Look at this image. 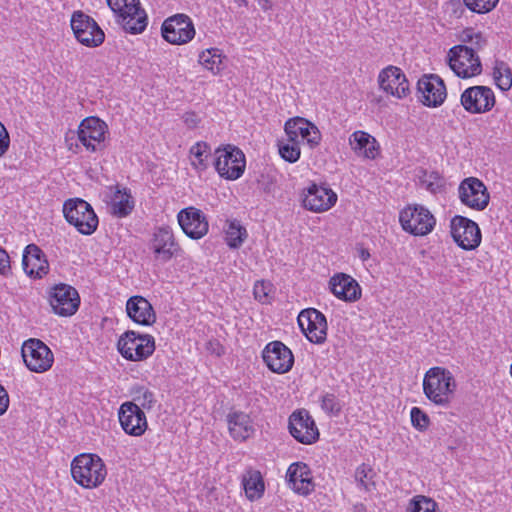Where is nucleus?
<instances>
[{
    "mask_svg": "<svg viewBox=\"0 0 512 512\" xmlns=\"http://www.w3.org/2000/svg\"><path fill=\"white\" fill-rule=\"evenodd\" d=\"M456 387L453 374L443 367H433L425 373L423 392L438 406L447 407L451 403Z\"/></svg>",
    "mask_w": 512,
    "mask_h": 512,
    "instance_id": "obj_1",
    "label": "nucleus"
},
{
    "mask_svg": "<svg viewBox=\"0 0 512 512\" xmlns=\"http://www.w3.org/2000/svg\"><path fill=\"white\" fill-rule=\"evenodd\" d=\"M74 481L86 489L99 487L107 476L103 460L96 454H80L71 463Z\"/></svg>",
    "mask_w": 512,
    "mask_h": 512,
    "instance_id": "obj_2",
    "label": "nucleus"
},
{
    "mask_svg": "<svg viewBox=\"0 0 512 512\" xmlns=\"http://www.w3.org/2000/svg\"><path fill=\"white\" fill-rule=\"evenodd\" d=\"M109 8L117 15L118 22L126 32L141 33L147 26V16L139 0H106Z\"/></svg>",
    "mask_w": 512,
    "mask_h": 512,
    "instance_id": "obj_3",
    "label": "nucleus"
},
{
    "mask_svg": "<svg viewBox=\"0 0 512 512\" xmlns=\"http://www.w3.org/2000/svg\"><path fill=\"white\" fill-rule=\"evenodd\" d=\"M63 213L68 223L78 232L91 235L98 226V217L91 205L83 199H69L64 203Z\"/></svg>",
    "mask_w": 512,
    "mask_h": 512,
    "instance_id": "obj_4",
    "label": "nucleus"
},
{
    "mask_svg": "<svg viewBox=\"0 0 512 512\" xmlns=\"http://www.w3.org/2000/svg\"><path fill=\"white\" fill-rule=\"evenodd\" d=\"M245 155L233 145L219 147L214 151V166L219 175L228 180H236L245 170Z\"/></svg>",
    "mask_w": 512,
    "mask_h": 512,
    "instance_id": "obj_5",
    "label": "nucleus"
},
{
    "mask_svg": "<svg viewBox=\"0 0 512 512\" xmlns=\"http://www.w3.org/2000/svg\"><path fill=\"white\" fill-rule=\"evenodd\" d=\"M399 221L404 231L415 235L429 234L436 224L432 213L422 205L410 204L399 213Z\"/></svg>",
    "mask_w": 512,
    "mask_h": 512,
    "instance_id": "obj_6",
    "label": "nucleus"
},
{
    "mask_svg": "<svg viewBox=\"0 0 512 512\" xmlns=\"http://www.w3.org/2000/svg\"><path fill=\"white\" fill-rule=\"evenodd\" d=\"M117 347L125 359L141 361L154 352L155 343L151 335H141L134 331H127L118 340Z\"/></svg>",
    "mask_w": 512,
    "mask_h": 512,
    "instance_id": "obj_7",
    "label": "nucleus"
},
{
    "mask_svg": "<svg viewBox=\"0 0 512 512\" xmlns=\"http://www.w3.org/2000/svg\"><path fill=\"white\" fill-rule=\"evenodd\" d=\"M449 66L458 77L471 78L481 74V61L472 47L457 45L449 50Z\"/></svg>",
    "mask_w": 512,
    "mask_h": 512,
    "instance_id": "obj_8",
    "label": "nucleus"
},
{
    "mask_svg": "<svg viewBox=\"0 0 512 512\" xmlns=\"http://www.w3.org/2000/svg\"><path fill=\"white\" fill-rule=\"evenodd\" d=\"M21 354L26 367L36 373L48 371L54 362L52 351L39 339L31 338L25 341Z\"/></svg>",
    "mask_w": 512,
    "mask_h": 512,
    "instance_id": "obj_9",
    "label": "nucleus"
},
{
    "mask_svg": "<svg viewBox=\"0 0 512 512\" xmlns=\"http://www.w3.org/2000/svg\"><path fill=\"white\" fill-rule=\"evenodd\" d=\"M71 28L76 39L87 47H97L104 41L105 34L96 21L82 11H75L71 17Z\"/></svg>",
    "mask_w": 512,
    "mask_h": 512,
    "instance_id": "obj_10",
    "label": "nucleus"
},
{
    "mask_svg": "<svg viewBox=\"0 0 512 512\" xmlns=\"http://www.w3.org/2000/svg\"><path fill=\"white\" fill-rule=\"evenodd\" d=\"M460 103L468 113L482 114L492 110L496 99L490 87L477 85L468 87L462 92Z\"/></svg>",
    "mask_w": 512,
    "mask_h": 512,
    "instance_id": "obj_11",
    "label": "nucleus"
},
{
    "mask_svg": "<svg viewBox=\"0 0 512 512\" xmlns=\"http://www.w3.org/2000/svg\"><path fill=\"white\" fill-rule=\"evenodd\" d=\"M163 38L174 45L186 44L195 36L192 20L185 14H176L166 19L161 27Z\"/></svg>",
    "mask_w": 512,
    "mask_h": 512,
    "instance_id": "obj_12",
    "label": "nucleus"
},
{
    "mask_svg": "<svg viewBox=\"0 0 512 512\" xmlns=\"http://www.w3.org/2000/svg\"><path fill=\"white\" fill-rule=\"evenodd\" d=\"M107 130L106 123L100 118L87 117L78 126V140L88 151L96 152L101 149Z\"/></svg>",
    "mask_w": 512,
    "mask_h": 512,
    "instance_id": "obj_13",
    "label": "nucleus"
},
{
    "mask_svg": "<svg viewBox=\"0 0 512 512\" xmlns=\"http://www.w3.org/2000/svg\"><path fill=\"white\" fill-rule=\"evenodd\" d=\"M49 302L55 314L67 317L78 310L80 297L74 287L61 283L53 287Z\"/></svg>",
    "mask_w": 512,
    "mask_h": 512,
    "instance_id": "obj_14",
    "label": "nucleus"
},
{
    "mask_svg": "<svg viewBox=\"0 0 512 512\" xmlns=\"http://www.w3.org/2000/svg\"><path fill=\"white\" fill-rule=\"evenodd\" d=\"M262 357L267 367L274 373L284 374L294 364L292 351L281 341H272L266 345Z\"/></svg>",
    "mask_w": 512,
    "mask_h": 512,
    "instance_id": "obj_15",
    "label": "nucleus"
},
{
    "mask_svg": "<svg viewBox=\"0 0 512 512\" xmlns=\"http://www.w3.org/2000/svg\"><path fill=\"white\" fill-rule=\"evenodd\" d=\"M461 202L469 208L481 211L489 204V193L484 183L475 177L464 179L459 186Z\"/></svg>",
    "mask_w": 512,
    "mask_h": 512,
    "instance_id": "obj_16",
    "label": "nucleus"
},
{
    "mask_svg": "<svg viewBox=\"0 0 512 512\" xmlns=\"http://www.w3.org/2000/svg\"><path fill=\"white\" fill-rule=\"evenodd\" d=\"M122 429L131 436H141L148 427L144 411L135 402H124L118 411Z\"/></svg>",
    "mask_w": 512,
    "mask_h": 512,
    "instance_id": "obj_17",
    "label": "nucleus"
},
{
    "mask_svg": "<svg viewBox=\"0 0 512 512\" xmlns=\"http://www.w3.org/2000/svg\"><path fill=\"white\" fill-rule=\"evenodd\" d=\"M298 324L312 343H322L327 335L325 316L314 308L302 310L298 315Z\"/></svg>",
    "mask_w": 512,
    "mask_h": 512,
    "instance_id": "obj_18",
    "label": "nucleus"
},
{
    "mask_svg": "<svg viewBox=\"0 0 512 512\" xmlns=\"http://www.w3.org/2000/svg\"><path fill=\"white\" fill-rule=\"evenodd\" d=\"M451 235L454 241L463 249L471 250L481 242L478 225L465 217L455 216L451 221Z\"/></svg>",
    "mask_w": 512,
    "mask_h": 512,
    "instance_id": "obj_19",
    "label": "nucleus"
},
{
    "mask_svg": "<svg viewBox=\"0 0 512 512\" xmlns=\"http://www.w3.org/2000/svg\"><path fill=\"white\" fill-rule=\"evenodd\" d=\"M290 434L300 443L312 444L319 438L313 418L306 410H298L289 417Z\"/></svg>",
    "mask_w": 512,
    "mask_h": 512,
    "instance_id": "obj_20",
    "label": "nucleus"
},
{
    "mask_svg": "<svg viewBox=\"0 0 512 512\" xmlns=\"http://www.w3.org/2000/svg\"><path fill=\"white\" fill-rule=\"evenodd\" d=\"M379 87L387 94L398 99L405 98L410 93L409 82L403 71L389 65L378 76Z\"/></svg>",
    "mask_w": 512,
    "mask_h": 512,
    "instance_id": "obj_21",
    "label": "nucleus"
},
{
    "mask_svg": "<svg viewBox=\"0 0 512 512\" xmlns=\"http://www.w3.org/2000/svg\"><path fill=\"white\" fill-rule=\"evenodd\" d=\"M417 87L421 94V102L428 107H438L446 99L445 83L436 74L422 76L418 80Z\"/></svg>",
    "mask_w": 512,
    "mask_h": 512,
    "instance_id": "obj_22",
    "label": "nucleus"
},
{
    "mask_svg": "<svg viewBox=\"0 0 512 512\" xmlns=\"http://www.w3.org/2000/svg\"><path fill=\"white\" fill-rule=\"evenodd\" d=\"M285 132L288 141H295L299 144L306 142L311 147L318 145L321 139L318 128L301 117L289 119L285 123Z\"/></svg>",
    "mask_w": 512,
    "mask_h": 512,
    "instance_id": "obj_23",
    "label": "nucleus"
},
{
    "mask_svg": "<svg viewBox=\"0 0 512 512\" xmlns=\"http://www.w3.org/2000/svg\"><path fill=\"white\" fill-rule=\"evenodd\" d=\"M177 219L183 232L191 239H200L208 232L209 225L204 213L195 207L181 210Z\"/></svg>",
    "mask_w": 512,
    "mask_h": 512,
    "instance_id": "obj_24",
    "label": "nucleus"
},
{
    "mask_svg": "<svg viewBox=\"0 0 512 512\" xmlns=\"http://www.w3.org/2000/svg\"><path fill=\"white\" fill-rule=\"evenodd\" d=\"M150 249L156 259L167 262L180 250V247L175 241L172 230L169 227H160L153 233Z\"/></svg>",
    "mask_w": 512,
    "mask_h": 512,
    "instance_id": "obj_25",
    "label": "nucleus"
},
{
    "mask_svg": "<svg viewBox=\"0 0 512 512\" xmlns=\"http://www.w3.org/2000/svg\"><path fill=\"white\" fill-rule=\"evenodd\" d=\"M337 195L329 188L312 184L305 194L303 205L313 212H323L330 209L336 202Z\"/></svg>",
    "mask_w": 512,
    "mask_h": 512,
    "instance_id": "obj_26",
    "label": "nucleus"
},
{
    "mask_svg": "<svg viewBox=\"0 0 512 512\" xmlns=\"http://www.w3.org/2000/svg\"><path fill=\"white\" fill-rule=\"evenodd\" d=\"M22 265L25 273L35 278H41L49 270V264L43 251L35 244L26 246L22 257Z\"/></svg>",
    "mask_w": 512,
    "mask_h": 512,
    "instance_id": "obj_27",
    "label": "nucleus"
},
{
    "mask_svg": "<svg viewBox=\"0 0 512 512\" xmlns=\"http://www.w3.org/2000/svg\"><path fill=\"white\" fill-rule=\"evenodd\" d=\"M289 486L296 493L307 495L314 487L309 467L302 462H296L289 466L286 474Z\"/></svg>",
    "mask_w": 512,
    "mask_h": 512,
    "instance_id": "obj_28",
    "label": "nucleus"
},
{
    "mask_svg": "<svg viewBox=\"0 0 512 512\" xmlns=\"http://www.w3.org/2000/svg\"><path fill=\"white\" fill-rule=\"evenodd\" d=\"M128 316L137 324L150 326L156 321V315L150 302L142 296H132L126 304Z\"/></svg>",
    "mask_w": 512,
    "mask_h": 512,
    "instance_id": "obj_29",
    "label": "nucleus"
},
{
    "mask_svg": "<svg viewBox=\"0 0 512 512\" xmlns=\"http://www.w3.org/2000/svg\"><path fill=\"white\" fill-rule=\"evenodd\" d=\"M108 205L112 215L123 218L128 216L134 209V200L126 188L120 189L116 186L114 189L111 188Z\"/></svg>",
    "mask_w": 512,
    "mask_h": 512,
    "instance_id": "obj_30",
    "label": "nucleus"
},
{
    "mask_svg": "<svg viewBox=\"0 0 512 512\" xmlns=\"http://www.w3.org/2000/svg\"><path fill=\"white\" fill-rule=\"evenodd\" d=\"M354 153L361 158L374 160L380 153L381 148L378 141L364 131L354 132Z\"/></svg>",
    "mask_w": 512,
    "mask_h": 512,
    "instance_id": "obj_31",
    "label": "nucleus"
},
{
    "mask_svg": "<svg viewBox=\"0 0 512 512\" xmlns=\"http://www.w3.org/2000/svg\"><path fill=\"white\" fill-rule=\"evenodd\" d=\"M227 421L230 435L235 440L244 441L254 432L249 415L243 412L230 413Z\"/></svg>",
    "mask_w": 512,
    "mask_h": 512,
    "instance_id": "obj_32",
    "label": "nucleus"
},
{
    "mask_svg": "<svg viewBox=\"0 0 512 512\" xmlns=\"http://www.w3.org/2000/svg\"><path fill=\"white\" fill-rule=\"evenodd\" d=\"M242 485L246 497L251 501L259 499L265 490L261 473L257 470H248L242 476Z\"/></svg>",
    "mask_w": 512,
    "mask_h": 512,
    "instance_id": "obj_33",
    "label": "nucleus"
},
{
    "mask_svg": "<svg viewBox=\"0 0 512 512\" xmlns=\"http://www.w3.org/2000/svg\"><path fill=\"white\" fill-rule=\"evenodd\" d=\"M331 293L340 300L352 301V277L345 273H336L329 280Z\"/></svg>",
    "mask_w": 512,
    "mask_h": 512,
    "instance_id": "obj_34",
    "label": "nucleus"
},
{
    "mask_svg": "<svg viewBox=\"0 0 512 512\" xmlns=\"http://www.w3.org/2000/svg\"><path fill=\"white\" fill-rule=\"evenodd\" d=\"M492 77L495 85L503 92L512 87V69L503 60L496 59L492 68Z\"/></svg>",
    "mask_w": 512,
    "mask_h": 512,
    "instance_id": "obj_35",
    "label": "nucleus"
},
{
    "mask_svg": "<svg viewBox=\"0 0 512 512\" xmlns=\"http://www.w3.org/2000/svg\"><path fill=\"white\" fill-rule=\"evenodd\" d=\"M223 56L219 49L211 48L199 55V63L213 74H218L222 69Z\"/></svg>",
    "mask_w": 512,
    "mask_h": 512,
    "instance_id": "obj_36",
    "label": "nucleus"
},
{
    "mask_svg": "<svg viewBox=\"0 0 512 512\" xmlns=\"http://www.w3.org/2000/svg\"><path fill=\"white\" fill-rule=\"evenodd\" d=\"M210 153V147L206 142H197L190 148V154L194 157L192 160V165L199 171H204L207 169L208 163V155Z\"/></svg>",
    "mask_w": 512,
    "mask_h": 512,
    "instance_id": "obj_37",
    "label": "nucleus"
},
{
    "mask_svg": "<svg viewBox=\"0 0 512 512\" xmlns=\"http://www.w3.org/2000/svg\"><path fill=\"white\" fill-rule=\"evenodd\" d=\"M246 237H247L246 229L244 227H242L239 224V222L231 221L229 223L228 229L226 231V241L230 248L240 247Z\"/></svg>",
    "mask_w": 512,
    "mask_h": 512,
    "instance_id": "obj_38",
    "label": "nucleus"
},
{
    "mask_svg": "<svg viewBox=\"0 0 512 512\" xmlns=\"http://www.w3.org/2000/svg\"><path fill=\"white\" fill-rule=\"evenodd\" d=\"M374 476L375 473L373 469L369 465L365 464L358 467L354 475L358 488L365 492H369L375 487V483L373 481Z\"/></svg>",
    "mask_w": 512,
    "mask_h": 512,
    "instance_id": "obj_39",
    "label": "nucleus"
},
{
    "mask_svg": "<svg viewBox=\"0 0 512 512\" xmlns=\"http://www.w3.org/2000/svg\"><path fill=\"white\" fill-rule=\"evenodd\" d=\"M407 512H439L437 503L426 496L413 497L407 507Z\"/></svg>",
    "mask_w": 512,
    "mask_h": 512,
    "instance_id": "obj_40",
    "label": "nucleus"
},
{
    "mask_svg": "<svg viewBox=\"0 0 512 512\" xmlns=\"http://www.w3.org/2000/svg\"><path fill=\"white\" fill-rule=\"evenodd\" d=\"M343 405L344 401L340 400L333 393H326L321 398V408L330 415H338Z\"/></svg>",
    "mask_w": 512,
    "mask_h": 512,
    "instance_id": "obj_41",
    "label": "nucleus"
},
{
    "mask_svg": "<svg viewBox=\"0 0 512 512\" xmlns=\"http://www.w3.org/2000/svg\"><path fill=\"white\" fill-rule=\"evenodd\" d=\"M279 154L284 160L290 163L296 162L300 157L299 143L288 140L286 143H280Z\"/></svg>",
    "mask_w": 512,
    "mask_h": 512,
    "instance_id": "obj_42",
    "label": "nucleus"
},
{
    "mask_svg": "<svg viewBox=\"0 0 512 512\" xmlns=\"http://www.w3.org/2000/svg\"><path fill=\"white\" fill-rule=\"evenodd\" d=\"M133 402L138 404L142 410H151L156 403V399L153 392L141 387L136 391Z\"/></svg>",
    "mask_w": 512,
    "mask_h": 512,
    "instance_id": "obj_43",
    "label": "nucleus"
},
{
    "mask_svg": "<svg viewBox=\"0 0 512 512\" xmlns=\"http://www.w3.org/2000/svg\"><path fill=\"white\" fill-rule=\"evenodd\" d=\"M498 2L499 0H464L468 9L479 14L492 11Z\"/></svg>",
    "mask_w": 512,
    "mask_h": 512,
    "instance_id": "obj_44",
    "label": "nucleus"
},
{
    "mask_svg": "<svg viewBox=\"0 0 512 512\" xmlns=\"http://www.w3.org/2000/svg\"><path fill=\"white\" fill-rule=\"evenodd\" d=\"M412 425L419 431H425L429 424L430 419L428 415L418 407H413L410 412Z\"/></svg>",
    "mask_w": 512,
    "mask_h": 512,
    "instance_id": "obj_45",
    "label": "nucleus"
},
{
    "mask_svg": "<svg viewBox=\"0 0 512 512\" xmlns=\"http://www.w3.org/2000/svg\"><path fill=\"white\" fill-rule=\"evenodd\" d=\"M271 291V284L265 281H257L253 288L255 299L265 303L268 301L269 293Z\"/></svg>",
    "mask_w": 512,
    "mask_h": 512,
    "instance_id": "obj_46",
    "label": "nucleus"
},
{
    "mask_svg": "<svg viewBox=\"0 0 512 512\" xmlns=\"http://www.w3.org/2000/svg\"><path fill=\"white\" fill-rule=\"evenodd\" d=\"M9 144H10V138H9V134L6 130V128L4 127V125L0 122V157L3 156L8 148H9Z\"/></svg>",
    "mask_w": 512,
    "mask_h": 512,
    "instance_id": "obj_47",
    "label": "nucleus"
},
{
    "mask_svg": "<svg viewBox=\"0 0 512 512\" xmlns=\"http://www.w3.org/2000/svg\"><path fill=\"white\" fill-rule=\"evenodd\" d=\"M10 270V260L8 253L0 247V274L6 275Z\"/></svg>",
    "mask_w": 512,
    "mask_h": 512,
    "instance_id": "obj_48",
    "label": "nucleus"
},
{
    "mask_svg": "<svg viewBox=\"0 0 512 512\" xmlns=\"http://www.w3.org/2000/svg\"><path fill=\"white\" fill-rule=\"evenodd\" d=\"M9 405V396L4 387L0 384V415L4 414Z\"/></svg>",
    "mask_w": 512,
    "mask_h": 512,
    "instance_id": "obj_49",
    "label": "nucleus"
},
{
    "mask_svg": "<svg viewBox=\"0 0 512 512\" xmlns=\"http://www.w3.org/2000/svg\"><path fill=\"white\" fill-rule=\"evenodd\" d=\"M184 122L189 127H195L197 125V123H198V118H197L195 113H186L184 115Z\"/></svg>",
    "mask_w": 512,
    "mask_h": 512,
    "instance_id": "obj_50",
    "label": "nucleus"
},
{
    "mask_svg": "<svg viewBox=\"0 0 512 512\" xmlns=\"http://www.w3.org/2000/svg\"><path fill=\"white\" fill-rule=\"evenodd\" d=\"M468 39H469V41H473L475 39V45H476L477 49H480L486 43V41L483 39V37L479 33L475 34L474 37L471 35H468Z\"/></svg>",
    "mask_w": 512,
    "mask_h": 512,
    "instance_id": "obj_51",
    "label": "nucleus"
},
{
    "mask_svg": "<svg viewBox=\"0 0 512 512\" xmlns=\"http://www.w3.org/2000/svg\"><path fill=\"white\" fill-rule=\"evenodd\" d=\"M358 256L361 258L363 262L367 261L370 258V253L367 249H365L362 245L357 246Z\"/></svg>",
    "mask_w": 512,
    "mask_h": 512,
    "instance_id": "obj_52",
    "label": "nucleus"
},
{
    "mask_svg": "<svg viewBox=\"0 0 512 512\" xmlns=\"http://www.w3.org/2000/svg\"><path fill=\"white\" fill-rule=\"evenodd\" d=\"M258 5L260 8L264 11H268L272 8V1L271 0H257Z\"/></svg>",
    "mask_w": 512,
    "mask_h": 512,
    "instance_id": "obj_53",
    "label": "nucleus"
},
{
    "mask_svg": "<svg viewBox=\"0 0 512 512\" xmlns=\"http://www.w3.org/2000/svg\"><path fill=\"white\" fill-rule=\"evenodd\" d=\"M361 297V287L354 279V302Z\"/></svg>",
    "mask_w": 512,
    "mask_h": 512,
    "instance_id": "obj_54",
    "label": "nucleus"
},
{
    "mask_svg": "<svg viewBox=\"0 0 512 512\" xmlns=\"http://www.w3.org/2000/svg\"><path fill=\"white\" fill-rule=\"evenodd\" d=\"M239 6H247L248 2L247 0H235Z\"/></svg>",
    "mask_w": 512,
    "mask_h": 512,
    "instance_id": "obj_55",
    "label": "nucleus"
},
{
    "mask_svg": "<svg viewBox=\"0 0 512 512\" xmlns=\"http://www.w3.org/2000/svg\"><path fill=\"white\" fill-rule=\"evenodd\" d=\"M362 506L358 507V506H354V512H360L362 510Z\"/></svg>",
    "mask_w": 512,
    "mask_h": 512,
    "instance_id": "obj_56",
    "label": "nucleus"
},
{
    "mask_svg": "<svg viewBox=\"0 0 512 512\" xmlns=\"http://www.w3.org/2000/svg\"><path fill=\"white\" fill-rule=\"evenodd\" d=\"M348 142L350 145H352V135L348 137Z\"/></svg>",
    "mask_w": 512,
    "mask_h": 512,
    "instance_id": "obj_57",
    "label": "nucleus"
},
{
    "mask_svg": "<svg viewBox=\"0 0 512 512\" xmlns=\"http://www.w3.org/2000/svg\"><path fill=\"white\" fill-rule=\"evenodd\" d=\"M432 186H433V184H432V183H429V185H428V189H430L431 191H434V190L432 189Z\"/></svg>",
    "mask_w": 512,
    "mask_h": 512,
    "instance_id": "obj_58",
    "label": "nucleus"
}]
</instances>
